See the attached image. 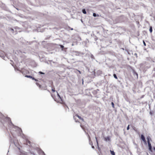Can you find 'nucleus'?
<instances>
[{"mask_svg": "<svg viewBox=\"0 0 155 155\" xmlns=\"http://www.w3.org/2000/svg\"><path fill=\"white\" fill-rule=\"evenodd\" d=\"M78 72H79V73L80 74H81V71H79V70H78Z\"/></svg>", "mask_w": 155, "mask_h": 155, "instance_id": "obj_21", "label": "nucleus"}, {"mask_svg": "<svg viewBox=\"0 0 155 155\" xmlns=\"http://www.w3.org/2000/svg\"><path fill=\"white\" fill-rule=\"evenodd\" d=\"M76 117H78V118L82 120V121H84V119L82 118L80 116H79L78 114H76L75 115L74 117V118L76 122H78V120H76Z\"/></svg>", "mask_w": 155, "mask_h": 155, "instance_id": "obj_1", "label": "nucleus"}, {"mask_svg": "<svg viewBox=\"0 0 155 155\" xmlns=\"http://www.w3.org/2000/svg\"><path fill=\"white\" fill-rule=\"evenodd\" d=\"M82 12L84 14H86L87 13L86 12V10L85 9H83Z\"/></svg>", "mask_w": 155, "mask_h": 155, "instance_id": "obj_11", "label": "nucleus"}, {"mask_svg": "<svg viewBox=\"0 0 155 155\" xmlns=\"http://www.w3.org/2000/svg\"><path fill=\"white\" fill-rule=\"evenodd\" d=\"M143 41V44H144V45L145 46H146V43H145V41Z\"/></svg>", "mask_w": 155, "mask_h": 155, "instance_id": "obj_19", "label": "nucleus"}, {"mask_svg": "<svg viewBox=\"0 0 155 155\" xmlns=\"http://www.w3.org/2000/svg\"><path fill=\"white\" fill-rule=\"evenodd\" d=\"M39 73L41 74H44V73H43V72H41V71H40L39 72Z\"/></svg>", "mask_w": 155, "mask_h": 155, "instance_id": "obj_18", "label": "nucleus"}, {"mask_svg": "<svg viewBox=\"0 0 155 155\" xmlns=\"http://www.w3.org/2000/svg\"><path fill=\"white\" fill-rule=\"evenodd\" d=\"M104 140L106 141H110V138L109 137H105L104 138Z\"/></svg>", "mask_w": 155, "mask_h": 155, "instance_id": "obj_5", "label": "nucleus"}, {"mask_svg": "<svg viewBox=\"0 0 155 155\" xmlns=\"http://www.w3.org/2000/svg\"><path fill=\"white\" fill-rule=\"evenodd\" d=\"M140 139H141V140H142L144 142V143L145 144H147V142H146V140H145V137L142 134L141 135Z\"/></svg>", "mask_w": 155, "mask_h": 155, "instance_id": "obj_2", "label": "nucleus"}, {"mask_svg": "<svg viewBox=\"0 0 155 155\" xmlns=\"http://www.w3.org/2000/svg\"><path fill=\"white\" fill-rule=\"evenodd\" d=\"M147 143H148V141L150 142V140H151V139L149 137H147Z\"/></svg>", "mask_w": 155, "mask_h": 155, "instance_id": "obj_6", "label": "nucleus"}, {"mask_svg": "<svg viewBox=\"0 0 155 155\" xmlns=\"http://www.w3.org/2000/svg\"><path fill=\"white\" fill-rule=\"evenodd\" d=\"M39 87H41V86L40 85H39Z\"/></svg>", "mask_w": 155, "mask_h": 155, "instance_id": "obj_23", "label": "nucleus"}, {"mask_svg": "<svg viewBox=\"0 0 155 155\" xmlns=\"http://www.w3.org/2000/svg\"><path fill=\"white\" fill-rule=\"evenodd\" d=\"M154 150H155V147L154 148Z\"/></svg>", "mask_w": 155, "mask_h": 155, "instance_id": "obj_25", "label": "nucleus"}, {"mask_svg": "<svg viewBox=\"0 0 155 155\" xmlns=\"http://www.w3.org/2000/svg\"><path fill=\"white\" fill-rule=\"evenodd\" d=\"M111 104V105H112V107L113 108H114V103L113 102H112Z\"/></svg>", "mask_w": 155, "mask_h": 155, "instance_id": "obj_14", "label": "nucleus"}, {"mask_svg": "<svg viewBox=\"0 0 155 155\" xmlns=\"http://www.w3.org/2000/svg\"><path fill=\"white\" fill-rule=\"evenodd\" d=\"M110 152L111 154L112 155H115V153H114V152L113 151H112L111 150H110Z\"/></svg>", "mask_w": 155, "mask_h": 155, "instance_id": "obj_9", "label": "nucleus"}, {"mask_svg": "<svg viewBox=\"0 0 155 155\" xmlns=\"http://www.w3.org/2000/svg\"><path fill=\"white\" fill-rule=\"evenodd\" d=\"M28 155H35L34 153H30Z\"/></svg>", "mask_w": 155, "mask_h": 155, "instance_id": "obj_15", "label": "nucleus"}, {"mask_svg": "<svg viewBox=\"0 0 155 155\" xmlns=\"http://www.w3.org/2000/svg\"><path fill=\"white\" fill-rule=\"evenodd\" d=\"M25 143L29 146H30L31 145L30 141L27 139L26 140V142Z\"/></svg>", "mask_w": 155, "mask_h": 155, "instance_id": "obj_4", "label": "nucleus"}, {"mask_svg": "<svg viewBox=\"0 0 155 155\" xmlns=\"http://www.w3.org/2000/svg\"><path fill=\"white\" fill-rule=\"evenodd\" d=\"M51 90H52V91L53 93L55 92V88L54 87H52Z\"/></svg>", "mask_w": 155, "mask_h": 155, "instance_id": "obj_10", "label": "nucleus"}, {"mask_svg": "<svg viewBox=\"0 0 155 155\" xmlns=\"http://www.w3.org/2000/svg\"><path fill=\"white\" fill-rule=\"evenodd\" d=\"M97 16H99V15H97Z\"/></svg>", "mask_w": 155, "mask_h": 155, "instance_id": "obj_27", "label": "nucleus"}, {"mask_svg": "<svg viewBox=\"0 0 155 155\" xmlns=\"http://www.w3.org/2000/svg\"><path fill=\"white\" fill-rule=\"evenodd\" d=\"M148 145L149 150L151 151H152V146L150 143V142H149V141H148Z\"/></svg>", "mask_w": 155, "mask_h": 155, "instance_id": "obj_3", "label": "nucleus"}, {"mask_svg": "<svg viewBox=\"0 0 155 155\" xmlns=\"http://www.w3.org/2000/svg\"><path fill=\"white\" fill-rule=\"evenodd\" d=\"M130 125H128V126L127 127V130H128L129 129H130Z\"/></svg>", "mask_w": 155, "mask_h": 155, "instance_id": "obj_17", "label": "nucleus"}, {"mask_svg": "<svg viewBox=\"0 0 155 155\" xmlns=\"http://www.w3.org/2000/svg\"><path fill=\"white\" fill-rule=\"evenodd\" d=\"M58 95L59 96V94H58Z\"/></svg>", "mask_w": 155, "mask_h": 155, "instance_id": "obj_26", "label": "nucleus"}, {"mask_svg": "<svg viewBox=\"0 0 155 155\" xmlns=\"http://www.w3.org/2000/svg\"><path fill=\"white\" fill-rule=\"evenodd\" d=\"M25 77L27 78H32L33 79H34V78H32V76H30V75H26Z\"/></svg>", "mask_w": 155, "mask_h": 155, "instance_id": "obj_7", "label": "nucleus"}, {"mask_svg": "<svg viewBox=\"0 0 155 155\" xmlns=\"http://www.w3.org/2000/svg\"><path fill=\"white\" fill-rule=\"evenodd\" d=\"M61 48H62L63 49V48H64V47L62 45H61Z\"/></svg>", "mask_w": 155, "mask_h": 155, "instance_id": "obj_20", "label": "nucleus"}, {"mask_svg": "<svg viewBox=\"0 0 155 155\" xmlns=\"http://www.w3.org/2000/svg\"><path fill=\"white\" fill-rule=\"evenodd\" d=\"M73 28H71V30H73Z\"/></svg>", "mask_w": 155, "mask_h": 155, "instance_id": "obj_24", "label": "nucleus"}, {"mask_svg": "<svg viewBox=\"0 0 155 155\" xmlns=\"http://www.w3.org/2000/svg\"><path fill=\"white\" fill-rule=\"evenodd\" d=\"M4 117V116L1 113H0V118H3Z\"/></svg>", "mask_w": 155, "mask_h": 155, "instance_id": "obj_12", "label": "nucleus"}, {"mask_svg": "<svg viewBox=\"0 0 155 155\" xmlns=\"http://www.w3.org/2000/svg\"><path fill=\"white\" fill-rule=\"evenodd\" d=\"M96 141H97V138L96 137Z\"/></svg>", "mask_w": 155, "mask_h": 155, "instance_id": "obj_22", "label": "nucleus"}, {"mask_svg": "<svg viewBox=\"0 0 155 155\" xmlns=\"http://www.w3.org/2000/svg\"><path fill=\"white\" fill-rule=\"evenodd\" d=\"M149 31L151 33L152 32V31H153L152 27L151 26H150V27Z\"/></svg>", "mask_w": 155, "mask_h": 155, "instance_id": "obj_8", "label": "nucleus"}, {"mask_svg": "<svg viewBox=\"0 0 155 155\" xmlns=\"http://www.w3.org/2000/svg\"><path fill=\"white\" fill-rule=\"evenodd\" d=\"M113 76H114V77L116 79H117L118 78H117L116 75V74H114V75H113Z\"/></svg>", "mask_w": 155, "mask_h": 155, "instance_id": "obj_13", "label": "nucleus"}, {"mask_svg": "<svg viewBox=\"0 0 155 155\" xmlns=\"http://www.w3.org/2000/svg\"><path fill=\"white\" fill-rule=\"evenodd\" d=\"M93 16L94 17H96V16H97V15H96V13H94L93 14Z\"/></svg>", "mask_w": 155, "mask_h": 155, "instance_id": "obj_16", "label": "nucleus"}]
</instances>
